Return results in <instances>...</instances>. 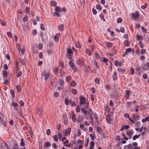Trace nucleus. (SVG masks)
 I'll list each match as a JSON object with an SVG mask.
<instances>
[{"mask_svg": "<svg viewBox=\"0 0 149 149\" xmlns=\"http://www.w3.org/2000/svg\"><path fill=\"white\" fill-rule=\"evenodd\" d=\"M2 73L3 74V75L4 77H7L8 76V73L6 71L3 70L2 71Z\"/></svg>", "mask_w": 149, "mask_h": 149, "instance_id": "c85d7f7f", "label": "nucleus"}, {"mask_svg": "<svg viewBox=\"0 0 149 149\" xmlns=\"http://www.w3.org/2000/svg\"><path fill=\"white\" fill-rule=\"evenodd\" d=\"M139 16V13L137 11H136L134 13H132V18L136 19Z\"/></svg>", "mask_w": 149, "mask_h": 149, "instance_id": "0eeeda50", "label": "nucleus"}, {"mask_svg": "<svg viewBox=\"0 0 149 149\" xmlns=\"http://www.w3.org/2000/svg\"><path fill=\"white\" fill-rule=\"evenodd\" d=\"M140 135H138L134 136L132 138L133 140H135L136 139H138L139 138Z\"/></svg>", "mask_w": 149, "mask_h": 149, "instance_id": "c9c22d12", "label": "nucleus"}, {"mask_svg": "<svg viewBox=\"0 0 149 149\" xmlns=\"http://www.w3.org/2000/svg\"><path fill=\"white\" fill-rule=\"evenodd\" d=\"M146 51L145 49H143L141 51V53L142 54H144L146 52Z\"/></svg>", "mask_w": 149, "mask_h": 149, "instance_id": "37998d69", "label": "nucleus"}, {"mask_svg": "<svg viewBox=\"0 0 149 149\" xmlns=\"http://www.w3.org/2000/svg\"><path fill=\"white\" fill-rule=\"evenodd\" d=\"M55 10L58 12H61V8L59 7H57L55 8Z\"/></svg>", "mask_w": 149, "mask_h": 149, "instance_id": "473e14b6", "label": "nucleus"}, {"mask_svg": "<svg viewBox=\"0 0 149 149\" xmlns=\"http://www.w3.org/2000/svg\"><path fill=\"white\" fill-rule=\"evenodd\" d=\"M51 146V144L49 142H46L45 143L44 147L46 148H49V147Z\"/></svg>", "mask_w": 149, "mask_h": 149, "instance_id": "9b49d317", "label": "nucleus"}, {"mask_svg": "<svg viewBox=\"0 0 149 149\" xmlns=\"http://www.w3.org/2000/svg\"><path fill=\"white\" fill-rule=\"evenodd\" d=\"M120 31L121 32H122L123 33H124L125 31V29L124 28L121 26L120 27Z\"/></svg>", "mask_w": 149, "mask_h": 149, "instance_id": "de8ad7c7", "label": "nucleus"}, {"mask_svg": "<svg viewBox=\"0 0 149 149\" xmlns=\"http://www.w3.org/2000/svg\"><path fill=\"white\" fill-rule=\"evenodd\" d=\"M69 59V65L70 67L74 66V63L72 62V58H70Z\"/></svg>", "mask_w": 149, "mask_h": 149, "instance_id": "6ab92c4d", "label": "nucleus"}, {"mask_svg": "<svg viewBox=\"0 0 149 149\" xmlns=\"http://www.w3.org/2000/svg\"><path fill=\"white\" fill-rule=\"evenodd\" d=\"M28 19V17L27 15H26L23 19L24 22H26Z\"/></svg>", "mask_w": 149, "mask_h": 149, "instance_id": "680f3d73", "label": "nucleus"}, {"mask_svg": "<svg viewBox=\"0 0 149 149\" xmlns=\"http://www.w3.org/2000/svg\"><path fill=\"white\" fill-rule=\"evenodd\" d=\"M60 34L59 33H57L54 36V40L56 42H58L59 40V38L60 37Z\"/></svg>", "mask_w": 149, "mask_h": 149, "instance_id": "f8f14e48", "label": "nucleus"}, {"mask_svg": "<svg viewBox=\"0 0 149 149\" xmlns=\"http://www.w3.org/2000/svg\"><path fill=\"white\" fill-rule=\"evenodd\" d=\"M52 146L54 149H56L57 148V146L55 143H53L52 145Z\"/></svg>", "mask_w": 149, "mask_h": 149, "instance_id": "13d9d810", "label": "nucleus"}, {"mask_svg": "<svg viewBox=\"0 0 149 149\" xmlns=\"http://www.w3.org/2000/svg\"><path fill=\"white\" fill-rule=\"evenodd\" d=\"M97 132L100 135H102V130L100 127H97Z\"/></svg>", "mask_w": 149, "mask_h": 149, "instance_id": "dca6fc26", "label": "nucleus"}, {"mask_svg": "<svg viewBox=\"0 0 149 149\" xmlns=\"http://www.w3.org/2000/svg\"><path fill=\"white\" fill-rule=\"evenodd\" d=\"M67 51L68 54L66 55V57L68 59L72 58L71 57L72 54H73L72 49L70 48H68Z\"/></svg>", "mask_w": 149, "mask_h": 149, "instance_id": "20e7f679", "label": "nucleus"}, {"mask_svg": "<svg viewBox=\"0 0 149 149\" xmlns=\"http://www.w3.org/2000/svg\"><path fill=\"white\" fill-rule=\"evenodd\" d=\"M41 29L42 31H45V28L43 24L41 23L40 24V26Z\"/></svg>", "mask_w": 149, "mask_h": 149, "instance_id": "f704fd0d", "label": "nucleus"}, {"mask_svg": "<svg viewBox=\"0 0 149 149\" xmlns=\"http://www.w3.org/2000/svg\"><path fill=\"white\" fill-rule=\"evenodd\" d=\"M81 112H91V109L90 107L86 105L81 109Z\"/></svg>", "mask_w": 149, "mask_h": 149, "instance_id": "7ed1b4c3", "label": "nucleus"}, {"mask_svg": "<svg viewBox=\"0 0 149 149\" xmlns=\"http://www.w3.org/2000/svg\"><path fill=\"white\" fill-rule=\"evenodd\" d=\"M16 87V89H17V91L18 92H19L21 91V88H20V86L19 85H17V86Z\"/></svg>", "mask_w": 149, "mask_h": 149, "instance_id": "8fccbe9b", "label": "nucleus"}, {"mask_svg": "<svg viewBox=\"0 0 149 149\" xmlns=\"http://www.w3.org/2000/svg\"><path fill=\"white\" fill-rule=\"evenodd\" d=\"M54 15L55 16H57L58 17L61 16V15L60 14L58 13V12H55L54 13Z\"/></svg>", "mask_w": 149, "mask_h": 149, "instance_id": "c756f323", "label": "nucleus"}, {"mask_svg": "<svg viewBox=\"0 0 149 149\" xmlns=\"http://www.w3.org/2000/svg\"><path fill=\"white\" fill-rule=\"evenodd\" d=\"M122 20L121 18H118L117 19V22L118 23H120L122 22Z\"/></svg>", "mask_w": 149, "mask_h": 149, "instance_id": "bf43d9fd", "label": "nucleus"}, {"mask_svg": "<svg viewBox=\"0 0 149 149\" xmlns=\"http://www.w3.org/2000/svg\"><path fill=\"white\" fill-rule=\"evenodd\" d=\"M96 8L97 9L101 10L102 9V7L99 4H97L96 6Z\"/></svg>", "mask_w": 149, "mask_h": 149, "instance_id": "72a5a7b5", "label": "nucleus"}, {"mask_svg": "<svg viewBox=\"0 0 149 149\" xmlns=\"http://www.w3.org/2000/svg\"><path fill=\"white\" fill-rule=\"evenodd\" d=\"M68 143L69 141L67 140L63 143L64 145L68 148L70 147V145L69 143Z\"/></svg>", "mask_w": 149, "mask_h": 149, "instance_id": "ddd939ff", "label": "nucleus"}, {"mask_svg": "<svg viewBox=\"0 0 149 149\" xmlns=\"http://www.w3.org/2000/svg\"><path fill=\"white\" fill-rule=\"evenodd\" d=\"M90 136L91 138V139L92 140H94V138L95 137V135L94 136L92 134H90Z\"/></svg>", "mask_w": 149, "mask_h": 149, "instance_id": "4d7b16f0", "label": "nucleus"}, {"mask_svg": "<svg viewBox=\"0 0 149 149\" xmlns=\"http://www.w3.org/2000/svg\"><path fill=\"white\" fill-rule=\"evenodd\" d=\"M143 77L145 79H147L148 77V76H147V74L146 73H143Z\"/></svg>", "mask_w": 149, "mask_h": 149, "instance_id": "338daca9", "label": "nucleus"}, {"mask_svg": "<svg viewBox=\"0 0 149 149\" xmlns=\"http://www.w3.org/2000/svg\"><path fill=\"white\" fill-rule=\"evenodd\" d=\"M113 77L114 80H116L117 79V73L115 71L114 72V74L113 76Z\"/></svg>", "mask_w": 149, "mask_h": 149, "instance_id": "412c9836", "label": "nucleus"}, {"mask_svg": "<svg viewBox=\"0 0 149 149\" xmlns=\"http://www.w3.org/2000/svg\"><path fill=\"white\" fill-rule=\"evenodd\" d=\"M75 46L76 47H78L79 48H81V45L80 43L79 42H77L76 43Z\"/></svg>", "mask_w": 149, "mask_h": 149, "instance_id": "2f4dec72", "label": "nucleus"}, {"mask_svg": "<svg viewBox=\"0 0 149 149\" xmlns=\"http://www.w3.org/2000/svg\"><path fill=\"white\" fill-rule=\"evenodd\" d=\"M117 71L119 73L122 74L123 73H124L125 72V70L123 69L118 68L117 70Z\"/></svg>", "mask_w": 149, "mask_h": 149, "instance_id": "2eb2a0df", "label": "nucleus"}, {"mask_svg": "<svg viewBox=\"0 0 149 149\" xmlns=\"http://www.w3.org/2000/svg\"><path fill=\"white\" fill-rule=\"evenodd\" d=\"M10 92L12 95V96L13 97H14L15 96L14 94V92L13 90H11L10 91Z\"/></svg>", "mask_w": 149, "mask_h": 149, "instance_id": "79ce46f5", "label": "nucleus"}, {"mask_svg": "<svg viewBox=\"0 0 149 149\" xmlns=\"http://www.w3.org/2000/svg\"><path fill=\"white\" fill-rule=\"evenodd\" d=\"M90 147L89 149H94V143L93 141H91L90 143Z\"/></svg>", "mask_w": 149, "mask_h": 149, "instance_id": "aec40b11", "label": "nucleus"}, {"mask_svg": "<svg viewBox=\"0 0 149 149\" xmlns=\"http://www.w3.org/2000/svg\"><path fill=\"white\" fill-rule=\"evenodd\" d=\"M126 94L125 95V97L127 99H128L131 94V91L130 90H127L125 91Z\"/></svg>", "mask_w": 149, "mask_h": 149, "instance_id": "9d476101", "label": "nucleus"}, {"mask_svg": "<svg viewBox=\"0 0 149 149\" xmlns=\"http://www.w3.org/2000/svg\"><path fill=\"white\" fill-rule=\"evenodd\" d=\"M106 45L108 47H110L112 46L113 44L111 42H108L106 43Z\"/></svg>", "mask_w": 149, "mask_h": 149, "instance_id": "e433bc0d", "label": "nucleus"}, {"mask_svg": "<svg viewBox=\"0 0 149 149\" xmlns=\"http://www.w3.org/2000/svg\"><path fill=\"white\" fill-rule=\"evenodd\" d=\"M19 104L21 106H23L24 105V102L22 100H20L19 102Z\"/></svg>", "mask_w": 149, "mask_h": 149, "instance_id": "774afa93", "label": "nucleus"}, {"mask_svg": "<svg viewBox=\"0 0 149 149\" xmlns=\"http://www.w3.org/2000/svg\"><path fill=\"white\" fill-rule=\"evenodd\" d=\"M53 138L54 140L56 141H58V137L56 135H54L53 136Z\"/></svg>", "mask_w": 149, "mask_h": 149, "instance_id": "3c124183", "label": "nucleus"}, {"mask_svg": "<svg viewBox=\"0 0 149 149\" xmlns=\"http://www.w3.org/2000/svg\"><path fill=\"white\" fill-rule=\"evenodd\" d=\"M71 129L70 127H68L67 129L65 132V136H67L68 135L70 134L71 132Z\"/></svg>", "mask_w": 149, "mask_h": 149, "instance_id": "4468645a", "label": "nucleus"}, {"mask_svg": "<svg viewBox=\"0 0 149 149\" xmlns=\"http://www.w3.org/2000/svg\"><path fill=\"white\" fill-rule=\"evenodd\" d=\"M124 116L126 118H128L129 119V120L131 122H132L133 123H135L134 121H133V120H132L131 119L129 118V115L128 114V113L125 114L124 115Z\"/></svg>", "mask_w": 149, "mask_h": 149, "instance_id": "b1692460", "label": "nucleus"}, {"mask_svg": "<svg viewBox=\"0 0 149 149\" xmlns=\"http://www.w3.org/2000/svg\"><path fill=\"white\" fill-rule=\"evenodd\" d=\"M21 64L22 66H25V63L24 61V60L23 59L21 60Z\"/></svg>", "mask_w": 149, "mask_h": 149, "instance_id": "a18cd8bd", "label": "nucleus"}, {"mask_svg": "<svg viewBox=\"0 0 149 149\" xmlns=\"http://www.w3.org/2000/svg\"><path fill=\"white\" fill-rule=\"evenodd\" d=\"M93 64L96 68L97 69L99 67L98 63L96 62H94Z\"/></svg>", "mask_w": 149, "mask_h": 149, "instance_id": "6e6d98bb", "label": "nucleus"}, {"mask_svg": "<svg viewBox=\"0 0 149 149\" xmlns=\"http://www.w3.org/2000/svg\"><path fill=\"white\" fill-rule=\"evenodd\" d=\"M51 134V130L50 129H48L46 131V134L48 135H49Z\"/></svg>", "mask_w": 149, "mask_h": 149, "instance_id": "5fc2aeb1", "label": "nucleus"}, {"mask_svg": "<svg viewBox=\"0 0 149 149\" xmlns=\"http://www.w3.org/2000/svg\"><path fill=\"white\" fill-rule=\"evenodd\" d=\"M141 121L143 123H144L146 121H149V116L146 118H142V119Z\"/></svg>", "mask_w": 149, "mask_h": 149, "instance_id": "a211bd4d", "label": "nucleus"}, {"mask_svg": "<svg viewBox=\"0 0 149 149\" xmlns=\"http://www.w3.org/2000/svg\"><path fill=\"white\" fill-rule=\"evenodd\" d=\"M72 92L73 94L75 95L77 93V91L75 89H72Z\"/></svg>", "mask_w": 149, "mask_h": 149, "instance_id": "864d4df0", "label": "nucleus"}, {"mask_svg": "<svg viewBox=\"0 0 149 149\" xmlns=\"http://www.w3.org/2000/svg\"><path fill=\"white\" fill-rule=\"evenodd\" d=\"M40 36L41 38H42V40H44V37L45 36L44 33L42 31H41L40 33Z\"/></svg>", "mask_w": 149, "mask_h": 149, "instance_id": "393cba45", "label": "nucleus"}, {"mask_svg": "<svg viewBox=\"0 0 149 149\" xmlns=\"http://www.w3.org/2000/svg\"><path fill=\"white\" fill-rule=\"evenodd\" d=\"M59 70V67H58L55 68L54 70V71L56 74H58Z\"/></svg>", "mask_w": 149, "mask_h": 149, "instance_id": "a878e982", "label": "nucleus"}, {"mask_svg": "<svg viewBox=\"0 0 149 149\" xmlns=\"http://www.w3.org/2000/svg\"><path fill=\"white\" fill-rule=\"evenodd\" d=\"M22 74V72L21 71H19L17 74V77H19Z\"/></svg>", "mask_w": 149, "mask_h": 149, "instance_id": "69168bd1", "label": "nucleus"}, {"mask_svg": "<svg viewBox=\"0 0 149 149\" xmlns=\"http://www.w3.org/2000/svg\"><path fill=\"white\" fill-rule=\"evenodd\" d=\"M64 29V26L63 24H61L59 26V29L61 31H63Z\"/></svg>", "mask_w": 149, "mask_h": 149, "instance_id": "58836bf2", "label": "nucleus"}, {"mask_svg": "<svg viewBox=\"0 0 149 149\" xmlns=\"http://www.w3.org/2000/svg\"><path fill=\"white\" fill-rule=\"evenodd\" d=\"M51 3L52 5L53 6H54L56 5V3L55 1H51Z\"/></svg>", "mask_w": 149, "mask_h": 149, "instance_id": "603ef678", "label": "nucleus"}, {"mask_svg": "<svg viewBox=\"0 0 149 149\" xmlns=\"http://www.w3.org/2000/svg\"><path fill=\"white\" fill-rule=\"evenodd\" d=\"M105 89L107 90H109L111 89V87L108 84H107L105 86Z\"/></svg>", "mask_w": 149, "mask_h": 149, "instance_id": "a19ab883", "label": "nucleus"}, {"mask_svg": "<svg viewBox=\"0 0 149 149\" xmlns=\"http://www.w3.org/2000/svg\"><path fill=\"white\" fill-rule=\"evenodd\" d=\"M0 21L1 24L2 26H4L5 25V23L4 21H3L1 19H0Z\"/></svg>", "mask_w": 149, "mask_h": 149, "instance_id": "052dcab7", "label": "nucleus"}, {"mask_svg": "<svg viewBox=\"0 0 149 149\" xmlns=\"http://www.w3.org/2000/svg\"><path fill=\"white\" fill-rule=\"evenodd\" d=\"M133 130L132 129H129L126 132V134L127 135L130 136V138L131 137L133 134Z\"/></svg>", "mask_w": 149, "mask_h": 149, "instance_id": "6e6552de", "label": "nucleus"}, {"mask_svg": "<svg viewBox=\"0 0 149 149\" xmlns=\"http://www.w3.org/2000/svg\"><path fill=\"white\" fill-rule=\"evenodd\" d=\"M130 74L131 75L133 74H134V68H130Z\"/></svg>", "mask_w": 149, "mask_h": 149, "instance_id": "09e8293b", "label": "nucleus"}, {"mask_svg": "<svg viewBox=\"0 0 149 149\" xmlns=\"http://www.w3.org/2000/svg\"><path fill=\"white\" fill-rule=\"evenodd\" d=\"M135 70L138 71L139 74H140L141 72V70L140 67L137 66L135 68Z\"/></svg>", "mask_w": 149, "mask_h": 149, "instance_id": "bb28decb", "label": "nucleus"}, {"mask_svg": "<svg viewBox=\"0 0 149 149\" xmlns=\"http://www.w3.org/2000/svg\"><path fill=\"white\" fill-rule=\"evenodd\" d=\"M132 104V102H128L126 103V105L129 107H130L131 105Z\"/></svg>", "mask_w": 149, "mask_h": 149, "instance_id": "e2e57ef3", "label": "nucleus"}, {"mask_svg": "<svg viewBox=\"0 0 149 149\" xmlns=\"http://www.w3.org/2000/svg\"><path fill=\"white\" fill-rule=\"evenodd\" d=\"M106 115V120L107 122L110 124L112 121L113 114L112 112H110Z\"/></svg>", "mask_w": 149, "mask_h": 149, "instance_id": "f257e3e1", "label": "nucleus"}, {"mask_svg": "<svg viewBox=\"0 0 149 149\" xmlns=\"http://www.w3.org/2000/svg\"><path fill=\"white\" fill-rule=\"evenodd\" d=\"M79 98L80 102L81 105L86 104V99L83 96H80Z\"/></svg>", "mask_w": 149, "mask_h": 149, "instance_id": "423d86ee", "label": "nucleus"}, {"mask_svg": "<svg viewBox=\"0 0 149 149\" xmlns=\"http://www.w3.org/2000/svg\"><path fill=\"white\" fill-rule=\"evenodd\" d=\"M77 84L76 82L74 81H73L70 83V85L71 86L75 87V85H76Z\"/></svg>", "mask_w": 149, "mask_h": 149, "instance_id": "cd10ccee", "label": "nucleus"}, {"mask_svg": "<svg viewBox=\"0 0 149 149\" xmlns=\"http://www.w3.org/2000/svg\"><path fill=\"white\" fill-rule=\"evenodd\" d=\"M136 38L137 40H140L141 41L143 40V37L141 35H139L138 34H137L136 35Z\"/></svg>", "mask_w": 149, "mask_h": 149, "instance_id": "f3484780", "label": "nucleus"}, {"mask_svg": "<svg viewBox=\"0 0 149 149\" xmlns=\"http://www.w3.org/2000/svg\"><path fill=\"white\" fill-rule=\"evenodd\" d=\"M70 100L66 99L65 100V102L66 105H68L69 103H70Z\"/></svg>", "mask_w": 149, "mask_h": 149, "instance_id": "c03bdc74", "label": "nucleus"}, {"mask_svg": "<svg viewBox=\"0 0 149 149\" xmlns=\"http://www.w3.org/2000/svg\"><path fill=\"white\" fill-rule=\"evenodd\" d=\"M133 118L135 120H138L139 119V116L136 114H133Z\"/></svg>", "mask_w": 149, "mask_h": 149, "instance_id": "5701e85b", "label": "nucleus"}, {"mask_svg": "<svg viewBox=\"0 0 149 149\" xmlns=\"http://www.w3.org/2000/svg\"><path fill=\"white\" fill-rule=\"evenodd\" d=\"M89 115L91 120H92L94 118H95L97 120V119L98 117L97 116L95 112H88Z\"/></svg>", "mask_w": 149, "mask_h": 149, "instance_id": "f03ea898", "label": "nucleus"}, {"mask_svg": "<svg viewBox=\"0 0 149 149\" xmlns=\"http://www.w3.org/2000/svg\"><path fill=\"white\" fill-rule=\"evenodd\" d=\"M86 52L88 54L89 56H91L92 54L91 53V51L88 49H87L86 50Z\"/></svg>", "mask_w": 149, "mask_h": 149, "instance_id": "7c9ffc66", "label": "nucleus"}, {"mask_svg": "<svg viewBox=\"0 0 149 149\" xmlns=\"http://www.w3.org/2000/svg\"><path fill=\"white\" fill-rule=\"evenodd\" d=\"M21 143H20V145L21 146L24 147L25 146V144L24 143V140L23 139H21Z\"/></svg>", "mask_w": 149, "mask_h": 149, "instance_id": "4be33fe9", "label": "nucleus"}, {"mask_svg": "<svg viewBox=\"0 0 149 149\" xmlns=\"http://www.w3.org/2000/svg\"><path fill=\"white\" fill-rule=\"evenodd\" d=\"M42 75L45 77V80L47 81L48 78L50 76V74L49 73H45V71L43 73Z\"/></svg>", "mask_w": 149, "mask_h": 149, "instance_id": "1a4fd4ad", "label": "nucleus"}, {"mask_svg": "<svg viewBox=\"0 0 149 149\" xmlns=\"http://www.w3.org/2000/svg\"><path fill=\"white\" fill-rule=\"evenodd\" d=\"M139 45H140V47H141V48H143V46L142 43V41L141 40H140L139 42Z\"/></svg>", "mask_w": 149, "mask_h": 149, "instance_id": "0e129e2a", "label": "nucleus"}, {"mask_svg": "<svg viewBox=\"0 0 149 149\" xmlns=\"http://www.w3.org/2000/svg\"><path fill=\"white\" fill-rule=\"evenodd\" d=\"M59 95V93L57 92H55L54 93V95L55 97H58Z\"/></svg>", "mask_w": 149, "mask_h": 149, "instance_id": "4c0bfd02", "label": "nucleus"}, {"mask_svg": "<svg viewBox=\"0 0 149 149\" xmlns=\"http://www.w3.org/2000/svg\"><path fill=\"white\" fill-rule=\"evenodd\" d=\"M38 49L39 50L41 49L43 47V45L42 43H40L38 46Z\"/></svg>", "mask_w": 149, "mask_h": 149, "instance_id": "49530a36", "label": "nucleus"}, {"mask_svg": "<svg viewBox=\"0 0 149 149\" xmlns=\"http://www.w3.org/2000/svg\"><path fill=\"white\" fill-rule=\"evenodd\" d=\"M124 45L127 46H129V42L127 40H125L124 42Z\"/></svg>", "mask_w": 149, "mask_h": 149, "instance_id": "ea45409f", "label": "nucleus"}, {"mask_svg": "<svg viewBox=\"0 0 149 149\" xmlns=\"http://www.w3.org/2000/svg\"><path fill=\"white\" fill-rule=\"evenodd\" d=\"M73 112H71L70 113V116L69 117L70 118H71L73 121L74 122H75L76 121V118L75 114L73 113Z\"/></svg>", "mask_w": 149, "mask_h": 149, "instance_id": "39448f33", "label": "nucleus"}]
</instances>
